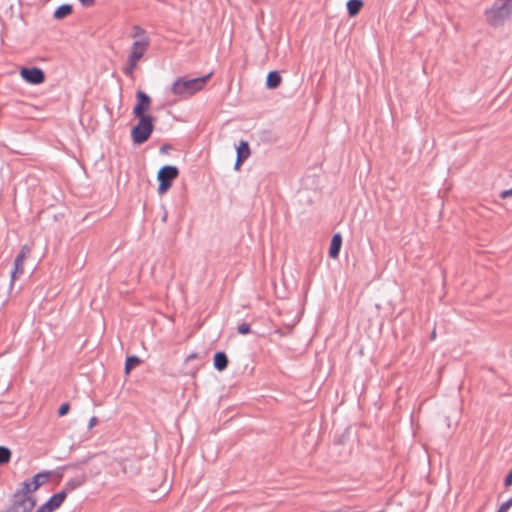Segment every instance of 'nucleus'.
Returning <instances> with one entry per match:
<instances>
[{"label":"nucleus","mask_w":512,"mask_h":512,"mask_svg":"<svg viewBox=\"0 0 512 512\" xmlns=\"http://www.w3.org/2000/svg\"><path fill=\"white\" fill-rule=\"evenodd\" d=\"M211 76L212 73L197 78H189L187 76L179 77L173 82L170 91L173 95L180 98H189L203 90Z\"/></svg>","instance_id":"nucleus-1"},{"label":"nucleus","mask_w":512,"mask_h":512,"mask_svg":"<svg viewBox=\"0 0 512 512\" xmlns=\"http://www.w3.org/2000/svg\"><path fill=\"white\" fill-rule=\"evenodd\" d=\"M512 14V0H495L493 5L485 10V18L493 27L502 26Z\"/></svg>","instance_id":"nucleus-2"},{"label":"nucleus","mask_w":512,"mask_h":512,"mask_svg":"<svg viewBox=\"0 0 512 512\" xmlns=\"http://www.w3.org/2000/svg\"><path fill=\"white\" fill-rule=\"evenodd\" d=\"M134 117L138 119V123L131 130L132 141L134 144H142L150 138L154 130V118L151 115Z\"/></svg>","instance_id":"nucleus-3"},{"label":"nucleus","mask_w":512,"mask_h":512,"mask_svg":"<svg viewBox=\"0 0 512 512\" xmlns=\"http://www.w3.org/2000/svg\"><path fill=\"white\" fill-rule=\"evenodd\" d=\"M35 505V497L17 490L13 495L12 505L6 512H31Z\"/></svg>","instance_id":"nucleus-4"},{"label":"nucleus","mask_w":512,"mask_h":512,"mask_svg":"<svg viewBox=\"0 0 512 512\" xmlns=\"http://www.w3.org/2000/svg\"><path fill=\"white\" fill-rule=\"evenodd\" d=\"M179 175V170L176 166L165 165L158 171L157 179L159 181L158 193L160 195L166 193L172 186L173 180Z\"/></svg>","instance_id":"nucleus-5"},{"label":"nucleus","mask_w":512,"mask_h":512,"mask_svg":"<svg viewBox=\"0 0 512 512\" xmlns=\"http://www.w3.org/2000/svg\"><path fill=\"white\" fill-rule=\"evenodd\" d=\"M50 478V472L44 471L37 473L32 478L25 480L21 483V488L18 489L21 492H25L29 495L30 492L36 491L40 486L45 484Z\"/></svg>","instance_id":"nucleus-6"},{"label":"nucleus","mask_w":512,"mask_h":512,"mask_svg":"<svg viewBox=\"0 0 512 512\" xmlns=\"http://www.w3.org/2000/svg\"><path fill=\"white\" fill-rule=\"evenodd\" d=\"M21 77L30 84L38 85L44 82L45 74L38 67H24L20 71Z\"/></svg>","instance_id":"nucleus-7"},{"label":"nucleus","mask_w":512,"mask_h":512,"mask_svg":"<svg viewBox=\"0 0 512 512\" xmlns=\"http://www.w3.org/2000/svg\"><path fill=\"white\" fill-rule=\"evenodd\" d=\"M137 103L133 108V115H148L146 112L150 109L151 98L145 92L138 90L136 92Z\"/></svg>","instance_id":"nucleus-8"},{"label":"nucleus","mask_w":512,"mask_h":512,"mask_svg":"<svg viewBox=\"0 0 512 512\" xmlns=\"http://www.w3.org/2000/svg\"><path fill=\"white\" fill-rule=\"evenodd\" d=\"M150 41L148 37H143L133 42L129 58L133 61H138L143 57L149 47Z\"/></svg>","instance_id":"nucleus-9"},{"label":"nucleus","mask_w":512,"mask_h":512,"mask_svg":"<svg viewBox=\"0 0 512 512\" xmlns=\"http://www.w3.org/2000/svg\"><path fill=\"white\" fill-rule=\"evenodd\" d=\"M30 253V248L27 245L22 246L20 252L14 260V269L11 273L12 281L17 279L24 271V260Z\"/></svg>","instance_id":"nucleus-10"},{"label":"nucleus","mask_w":512,"mask_h":512,"mask_svg":"<svg viewBox=\"0 0 512 512\" xmlns=\"http://www.w3.org/2000/svg\"><path fill=\"white\" fill-rule=\"evenodd\" d=\"M341 245H342V237L339 233H337L332 237V240L330 243L329 256L331 258L335 259L339 256Z\"/></svg>","instance_id":"nucleus-11"},{"label":"nucleus","mask_w":512,"mask_h":512,"mask_svg":"<svg viewBox=\"0 0 512 512\" xmlns=\"http://www.w3.org/2000/svg\"><path fill=\"white\" fill-rule=\"evenodd\" d=\"M213 364L216 370L223 371L228 366V357L224 352H216L213 359Z\"/></svg>","instance_id":"nucleus-12"},{"label":"nucleus","mask_w":512,"mask_h":512,"mask_svg":"<svg viewBox=\"0 0 512 512\" xmlns=\"http://www.w3.org/2000/svg\"><path fill=\"white\" fill-rule=\"evenodd\" d=\"M281 76L278 71H270L266 78V86L269 89H276L281 84Z\"/></svg>","instance_id":"nucleus-13"},{"label":"nucleus","mask_w":512,"mask_h":512,"mask_svg":"<svg viewBox=\"0 0 512 512\" xmlns=\"http://www.w3.org/2000/svg\"><path fill=\"white\" fill-rule=\"evenodd\" d=\"M66 497H67V490H61L60 492L52 495L48 499L49 505L54 507V509L56 510L62 505V503L64 502Z\"/></svg>","instance_id":"nucleus-14"},{"label":"nucleus","mask_w":512,"mask_h":512,"mask_svg":"<svg viewBox=\"0 0 512 512\" xmlns=\"http://www.w3.org/2000/svg\"><path fill=\"white\" fill-rule=\"evenodd\" d=\"M363 7V2L361 0H348L347 2V11L350 17L356 16L361 8Z\"/></svg>","instance_id":"nucleus-15"},{"label":"nucleus","mask_w":512,"mask_h":512,"mask_svg":"<svg viewBox=\"0 0 512 512\" xmlns=\"http://www.w3.org/2000/svg\"><path fill=\"white\" fill-rule=\"evenodd\" d=\"M250 156V147L248 142L241 141L237 147V157L239 161H245Z\"/></svg>","instance_id":"nucleus-16"},{"label":"nucleus","mask_w":512,"mask_h":512,"mask_svg":"<svg viewBox=\"0 0 512 512\" xmlns=\"http://www.w3.org/2000/svg\"><path fill=\"white\" fill-rule=\"evenodd\" d=\"M72 6L70 4H63L59 6L54 12L55 19H63L72 13Z\"/></svg>","instance_id":"nucleus-17"},{"label":"nucleus","mask_w":512,"mask_h":512,"mask_svg":"<svg viewBox=\"0 0 512 512\" xmlns=\"http://www.w3.org/2000/svg\"><path fill=\"white\" fill-rule=\"evenodd\" d=\"M85 482V479L84 477H77V478H73V479H70L66 484H65V488L63 490H67V493L68 492H71L73 491L74 489L80 487L83 485V483Z\"/></svg>","instance_id":"nucleus-18"},{"label":"nucleus","mask_w":512,"mask_h":512,"mask_svg":"<svg viewBox=\"0 0 512 512\" xmlns=\"http://www.w3.org/2000/svg\"><path fill=\"white\" fill-rule=\"evenodd\" d=\"M140 362L141 360L137 356H128L125 362V373L129 374L132 369H134L136 366L140 364Z\"/></svg>","instance_id":"nucleus-19"},{"label":"nucleus","mask_w":512,"mask_h":512,"mask_svg":"<svg viewBox=\"0 0 512 512\" xmlns=\"http://www.w3.org/2000/svg\"><path fill=\"white\" fill-rule=\"evenodd\" d=\"M11 451L4 446H0V465H4L10 461Z\"/></svg>","instance_id":"nucleus-20"},{"label":"nucleus","mask_w":512,"mask_h":512,"mask_svg":"<svg viewBox=\"0 0 512 512\" xmlns=\"http://www.w3.org/2000/svg\"><path fill=\"white\" fill-rule=\"evenodd\" d=\"M137 64L138 61H133V59L128 57L127 66L124 68L123 72L128 76H132Z\"/></svg>","instance_id":"nucleus-21"},{"label":"nucleus","mask_w":512,"mask_h":512,"mask_svg":"<svg viewBox=\"0 0 512 512\" xmlns=\"http://www.w3.org/2000/svg\"><path fill=\"white\" fill-rule=\"evenodd\" d=\"M237 331L242 335L248 334L250 332V325L248 323H241L238 325Z\"/></svg>","instance_id":"nucleus-22"},{"label":"nucleus","mask_w":512,"mask_h":512,"mask_svg":"<svg viewBox=\"0 0 512 512\" xmlns=\"http://www.w3.org/2000/svg\"><path fill=\"white\" fill-rule=\"evenodd\" d=\"M133 37H140V39L146 37L145 30L142 29L140 26L135 25L133 27Z\"/></svg>","instance_id":"nucleus-23"},{"label":"nucleus","mask_w":512,"mask_h":512,"mask_svg":"<svg viewBox=\"0 0 512 512\" xmlns=\"http://www.w3.org/2000/svg\"><path fill=\"white\" fill-rule=\"evenodd\" d=\"M69 410H70L69 403H67V402L63 403V404H61V406L58 409V415L60 417L65 416L69 412Z\"/></svg>","instance_id":"nucleus-24"},{"label":"nucleus","mask_w":512,"mask_h":512,"mask_svg":"<svg viewBox=\"0 0 512 512\" xmlns=\"http://www.w3.org/2000/svg\"><path fill=\"white\" fill-rule=\"evenodd\" d=\"M512 507V497L509 498L507 501L501 504L498 511L500 512H508V510Z\"/></svg>","instance_id":"nucleus-25"},{"label":"nucleus","mask_w":512,"mask_h":512,"mask_svg":"<svg viewBox=\"0 0 512 512\" xmlns=\"http://www.w3.org/2000/svg\"><path fill=\"white\" fill-rule=\"evenodd\" d=\"M55 511L54 507L49 505V502L47 501L43 505H41L35 512H53Z\"/></svg>","instance_id":"nucleus-26"},{"label":"nucleus","mask_w":512,"mask_h":512,"mask_svg":"<svg viewBox=\"0 0 512 512\" xmlns=\"http://www.w3.org/2000/svg\"><path fill=\"white\" fill-rule=\"evenodd\" d=\"M504 483L506 486H511L512 485V471H510L506 477H505V480H504Z\"/></svg>","instance_id":"nucleus-27"},{"label":"nucleus","mask_w":512,"mask_h":512,"mask_svg":"<svg viewBox=\"0 0 512 512\" xmlns=\"http://www.w3.org/2000/svg\"><path fill=\"white\" fill-rule=\"evenodd\" d=\"M510 196H512V188H511V189H508V190H504V191H502V192H501V194H500V197H501L502 199H505V198L510 197Z\"/></svg>","instance_id":"nucleus-28"},{"label":"nucleus","mask_w":512,"mask_h":512,"mask_svg":"<svg viewBox=\"0 0 512 512\" xmlns=\"http://www.w3.org/2000/svg\"><path fill=\"white\" fill-rule=\"evenodd\" d=\"M79 1L85 7L92 6L95 2V0H79Z\"/></svg>","instance_id":"nucleus-29"},{"label":"nucleus","mask_w":512,"mask_h":512,"mask_svg":"<svg viewBox=\"0 0 512 512\" xmlns=\"http://www.w3.org/2000/svg\"><path fill=\"white\" fill-rule=\"evenodd\" d=\"M97 422H98L97 417H95V416H94V417H92V418L89 420L88 427H89V428L94 427V426L97 424Z\"/></svg>","instance_id":"nucleus-30"},{"label":"nucleus","mask_w":512,"mask_h":512,"mask_svg":"<svg viewBox=\"0 0 512 512\" xmlns=\"http://www.w3.org/2000/svg\"><path fill=\"white\" fill-rule=\"evenodd\" d=\"M243 162L244 161H239V158L237 157L236 158V163H235V169H238L242 165Z\"/></svg>","instance_id":"nucleus-31"},{"label":"nucleus","mask_w":512,"mask_h":512,"mask_svg":"<svg viewBox=\"0 0 512 512\" xmlns=\"http://www.w3.org/2000/svg\"><path fill=\"white\" fill-rule=\"evenodd\" d=\"M196 357H197V354L192 353L191 355H189V356L187 357V361L192 360V359H195Z\"/></svg>","instance_id":"nucleus-32"},{"label":"nucleus","mask_w":512,"mask_h":512,"mask_svg":"<svg viewBox=\"0 0 512 512\" xmlns=\"http://www.w3.org/2000/svg\"><path fill=\"white\" fill-rule=\"evenodd\" d=\"M435 337H436V332H435V330H434V331L431 333V339H435Z\"/></svg>","instance_id":"nucleus-33"},{"label":"nucleus","mask_w":512,"mask_h":512,"mask_svg":"<svg viewBox=\"0 0 512 512\" xmlns=\"http://www.w3.org/2000/svg\"><path fill=\"white\" fill-rule=\"evenodd\" d=\"M497 512H500V511L497 510Z\"/></svg>","instance_id":"nucleus-34"}]
</instances>
